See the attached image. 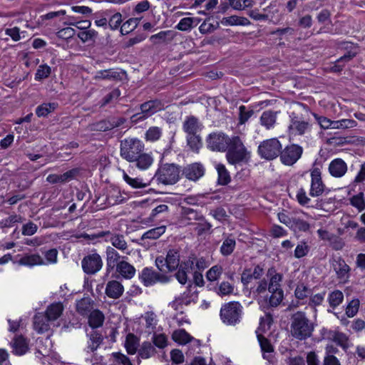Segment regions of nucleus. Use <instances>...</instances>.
Wrapping results in <instances>:
<instances>
[{"label":"nucleus","mask_w":365,"mask_h":365,"mask_svg":"<svg viewBox=\"0 0 365 365\" xmlns=\"http://www.w3.org/2000/svg\"><path fill=\"white\" fill-rule=\"evenodd\" d=\"M56 107V104L54 103H43L36 108V113L38 117H45L53 111Z\"/></svg>","instance_id":"obj_54"},{"label":"nucleus","mask_w":365,"mask_h":365,"mask_svg":"<svg viewBox=\"0 0 365 365\" xmlns=\"http://www.w3.org/2000/svg\"><path fill=\"white\" fill-rule=\"evenodd\" d=\"M222 273V267L220 265L212 266L206 273V278L210 282H214L219 279Z\"/></svg>","instance_id":"obj_58"},{"label":"nucleus","mask_w":365,"mask_h":365,"mask_svg":"<svg viewBox=\"0 0 365 365\" xmlns=\"http://www.w3.org/2000/svg\"><path fill=\"white\" fill-rule=\"evenodd\" d=\"M303 149L301 146L292 144L281 150L280 160L286 165H292L301 158Z\"/></svg>","instance_id":"obj_13"},{"label":"nucleus","mask_w":365,"mask_h":365,"mask_svg":"<svg viewBox=\"0 0 365 365\" xmlns=\"http://www.w3.org/2000/svg\"><path fill=\"white\" fill-rule=\"evenodd\" d=\"M294 230H298L301 232H307L309 230V224L304 220L300 218H293L292 223L290 227Z\"/></svg>","instance_id":"obj_59"},{"label":"nucleus","mask_w":365,"mask_h":365,"mask_svg":"<svg viewBox=\"0 0 365 365\" xmlns=\"http://www.w3.org/2000/svg\"><path fill=\"white\" fill-rule=\"evenodd\" d=\"M180 252L176 249H170L168 251L165 257H158L155 259V264L162 272H172L175 271L180 264Z\"/></svg>","instance_id":"obj_8"},{"label":"nucleus","mask_w":365,"mask_h":365,"mask_svg":"<svg viewBox=\"0 0 365 365\" xmlns=\"http://www.w3.org/2000/svg\"><path fill=\"white\" fill-rule=\"evenodd\" d=\"M328 299L330 307L335 308L343 302L344 294L341 291L335 290L329 294Z\"/></svg>","instance_id":"obj_56"},{"label":"nucleus","mask_w":365,"mask_h":365,"mask_svg":"<svg viewBox=\"0 0 365 365\" xmlns=\"http://www.w3.org/2000/svg\"><path fill=\"white\" fill-rule=\"evenodd\" d=\"M173 339L181 344H185L192 341L193 338L185 330H175L172 335Z\"/></svg>","instance_id":"obj_45"},{"label":"nucleus","mask_w":365,"mask_h":365,"mask_svg":"<svg viewBox=\"0 0 365 365\" xmlns=\"http://www.w3.org/2000/svg\"><path fill=\"white\" fill-rule=\"evenodd\" d=\"M162 135V129L158 126H153L148 128L145 133V139L148 141H156L160 139Z\"/></svg>","instance_id":"obj_57"},{"label":"nucleus","mask_w":365,"mask_h":365,"mask_svg":"<svg viewBox=\"0 0 365 365\" xmlns=\"http://www.w3.org/2000/svg\"><path fill=\"white\" fill-rule=\"evenodd\" d=\"M311 187L309 195L312 197H319L322 195L326 188L322 178V173L319 168H314L311 170Z\"/></svg>","instance_id":"obj_16"},{"label":"nucleus","mask_w":365,"mask_h":365,"mask_svg":"<svg viewBox=\"0 0 365 365\" xmlns=\"http://www.w3.org/2000/svg\"><path fill=\"white\" fill-rule=\"evenodd\" d=\"M83 270L87 274H95L103 267V261L97 253L88 255L83 257L81 262Z\"/></svg>","instance_id":"obj_15"},{"label":"nucleus","mask_w":365,"mask_h":365,"mask_svg":"<svg viewBox=\"0 0 365 365\" xmlns=\"http://www.w3.org/2000/svg\"><path fill=\"white\" fill-rule=\"evenodd\" d=\"M155 349L149 341H144L138 350V355L142 359H148L154 355Z\"/></svg>","instance_id":"obj_47"},{"label":"nucleus","mask_w":365,"mask_h":365,"mask_svg":"<svg viewBox=\"0 0 365 365\" xmlns=\"http://www.w3.org/2000/svg\"><path fill=\"white\" fill-rule=\"evenodd\" d=\"M139 278L146 287L151 286L156 282L167 283L170 277L164 274L156 272L151 268L145 267L139 275Z\"/></svg>","instance_id":"obj_14"},{"label":"nucleus","mask_w":365,"mask_h":365,"mask_svg":"<svg viewBox=\"0 0 365 365\" xmlns=\"http://www.w3.org/2000/svg\"><path fill=\"white\" fill-rule=\"evenodd\" d=\"M187 143L190 148L194 152H198L202 143L198 133L187 135Z\"/></svg>","instance_id":"obj_49"},{"label":"nucleus","mask_w":365,"mask_h":365,"mask_svg":"<svg viewBox=\"0 0 365 365\" xmlns=\"http://www.w3.org/2000/svg\"><path fill=\"white\" fill-rule=\"evenodd\" d=\"M164 108L165 105L160 100L154 99L146 101L140 106V112L131 116V120L135 123L143 121L157 112L163 110Z\"/></svg>","instance_id":"obj_10"},{"label":"nucleus","mask_w":365,"mask_h":365,"mask_svg":"<svg viewBox=\"0 0 365 365\" xmlns=\"http://www.w3.org/2000/svg\"><path fill=\"white\" fill-rule=\"evenodd\" d=\"M92 300L89 297H84L76 302V311L82 316L88 315L93 308Z\"/></svg>","instance_id":"obj_36"},{"label":"nucleus","mask_w":365,"mask_h":365,"mask_svg":"<svg viewBox=\"0 0 365 365\" xmlns=\"http://www.w3.org/2000/svg\"><path fill=\"white\" fill-rule=\"evenodd\" d=\"M106 242H110L112 247L116 248L121 252H125L128 249V245L122 234L112 232L110 239H106Z\"/></svg>","instance_id":"obj_27"},{"label":"nucleus","mask_w":365,"mask_h":365,"mask_svg":"<svg viewBox=\"0 0 365 365\" xmlns=\"http://www.w3.org/2000/svg\"><path fill=\"white\" fill-rule=\"evenodd\" d=\"M330 339L344 349L348 348V346H349L348 336L342 332H339V331L331 332L330 334Z\"/></svg>","instance_id":"obj_46"},{"label":"nucleus","mask_w":365,"mask_h":365,"mask_svg":"<svg viewBox=\"0 0 365 365\" xmlns=\"http://www.w3.org/2000/svg\"><path fill=\"white\" fill-rule=\"evenodd\" d=\"M51 322L44 313H37L34 317V328L38 333H44L50 329Z\"/></svg>","instance_id":"obj_24"},{"label":"nucleus","mask_w":365,"mask_h":365,"mask_svg":"<svg viewBox=\"0 0 365 365\" xmlns=\"http://www.w3.org/2000/svg\"><path fill=\"white\" fill-rule=\"evenodd\" d=\"M104 322V315L103 314L98 310H93L90 312L88 317V324L90 327L92 328H98L103 325Z\"/></svg>","instance_id":"obj_38"},{"label":"nucleus","mask_w":365,"mask_h":365,"mask_svg":"<svg viewBox=\"0 0 365 365\" xmlns=\"http://www.w3.org/2000/svg\"><path fill=\"white\" fill-rule=\"evenodd\" d=\"M235 246H236L235 240L230 237H227L222 242V245L220 247V253L223 256H225V257L229 256L233 252V251L235 248Z\"/></svg>","instance_id":"obj_41"},{"label":"nucleus","mask_w":365,"mask_h":365,"mask_svg":"<svg viewBox=\"0 0 365 365\" xmlns=\"http://www.w3.org/2000/svg\"><path fill=\"white\" fill-rule=\"evenodd\" d=\"M139 345V339L133 334H128L125 341V347L128 354H135Z\"/></svg>","instance_id":"obj_39"},{"label":"nucleus","mask_w":365,"mask_h":365,"mask_svg":"<svg viewBox=\"0 0 365 365\" xmlns=\"http://www.w3.org/2000/svg\"><path fill=\"white\" fill-rule=\"evenodd\" d=\"M181 169L174 163H165L157 170L155 178L163 185H174L180 179Z\"/></svg>","instance_id":"obj_5"},{"label":"nucleus","mask_w":365,"mask_h":365,"mask_svg":"<svg viewBox=\"0 0 365 365\" xmlns=\"http://www.w3.org/2000/svg\"><path fill=\"white\" fill-rule=\"evenodd\" d=\"M63 311V306L61 303H53L47 307L44 314L47 316L48 319L53 322L61 315Z\"/></svg>","instance_id":"obj_34"},{"label":"nucleus","mask_w":365,"mask_h":365,"mask_svg":"<svg viewBox=\"0 0 365 365\" xmlns=\"http://www.w3.org/2000/svg\"><path fill=\"white\" fill-rule=\"evenodd\" d=\"M267 276L270 277L269 283V293L262 299H258V302L264 309L277 307L283 300L284 292L281 288L280 282L282 279V274L276 273L272 268L267 272Z\"/></svg>","instance_id":"obj_1"},{"label":"nucleus","mask_w":365,"mask_h":365,"mask_svg":"<svg viewBox=\"0 0 365 365\" xmlns=\"http://www.w3.org/2000/svg\"><path fill=\"white\" fill-rule=\"evenodd\" d=\"M115 268L116 272L125 279H131L135 274V267L125 260H121Z\"/></svg>","instance_id":"obj_31"},{"label":"nucleus","mask_w":365,"mask_h":365,"mask_svg":"<svg viewBox=\"0 0 365 365\" xmlns=\"http://www.w3.org/2000/svg\"><path fill=\"white\" fill-rule=\"evenodd\" d=\"M140 18H130L128 21H126L120 28V32L123 35L128 34L130 32L135 30L139 22Z\"/></svg>","instance_id":"obj_51"},{"label":"nucleus","mask_w":365,"mask_h":365,"mask_svg":"<svg viewBox=\"0 0 365 365\" xmlns=\"http://www.w3.org/2000/svg\"><path fill=\"white\" fill-rule=\"evenodd\" d=\"M174 38L173 32L172 31H163L157 34L152 35L150 40L153 43H160L167 41H172Z\"/></svg>","instance_id":"obj_43"},{"label":"nucleus","mask_w":365,"mask_h":365,"mask_svg":"<svg viewBox=\"0 0 365 365\" xmlns=\"http://www.w3.org/2000/svg\"><path fill=\"white\" fill-rule=\"evenodd\" d=\"M125 120L123 118H111L100 120L98 122L92 123L89 125L90 130L92 131H101L105 132L110 130L114 128H117L123 125Z\"/></svg>","instance_id":"obj_18"},{"label":"nucleus","mask_w":365,"mask_h":365,"mask_svg":"<svg viewBox=\"0 0 365 365\" xmlns=\"http://www.w3.org/2000/svg\"><path fill=\"white\" fill-rule=\"evenodd\" d=\"M134 166L140 170L148 169L153 163V158L150 153H140L133 161Z\"/></svg>","instance_id":"obj_25"},{"label":"nucleus","mask_w":365,"mask_h":365,"mask_svg":"<svg viewBox=\"0 0 365 365\" xmlns=\"http://www.w3.org/2000/svg\"><path fill=\"white\" fill-rule=\"evenodd\" d=\"M351 205L356 207L359 211L365 209V200L364 199V193L360 192L356 195L353 196L350 199Z\"/></svg>","instance_id":"obj_63"},{"label":"nucleus","mask_w":365,"mask_h":365,"mask_svg":"<svg viewBox=\"0 0 365 365\" xmlns=\"http://www.w3.org/2000/svg\"><path fill=\"white\" fill-rule=\"evenodd\" d=\"M144 150L143 143L135 138H128L120 141V156L131 163Z\"/></svg>","instance_id":"obj_6"},{"label":"nucleus","mask_w":365,"mask_h":365,"mask_svg":"<svg viewBox=\"0 0 365 365\" xmlns=\"http://www.w3.org/2000/svg\"><path fill=\"white\" fill-rule=\"evenodd\" d=\"M181 214L182 217L188 220L190 224L192 221L203 220V216L200 213L190 207H182Z\"/></svg>","instance_id":"obj_40"},{"label":"nucleus","mask_w":365,"mask_h":365,"mask_svg":"<svg viewBox=\"0 0 365 365\" xmlns=\"http://www.w3.org/2000/svg\"><path fill=\"white\" fill-rule=\"evenodd\" d=\"M231 138L223 133H212L207 138L206 142L209 149L212 151L225 152L229 147Z\"/></svg>","instance_id":"obj_11"},{"label":"nucleus","mask_w":365,"mask_h":365,"mask_svg":"<svg viewBox=\"0 0 365 365\" xmlns=\"http://www.w3.org/2000/svg\"><path fill=\"white\" fill-rule=\"evenodd\" d=\"M183 130L187 135L197 134L201 130V124L195 116H188L183 123Z\"/></svg>","instance_id":"obj_28"},{"label":"nucleus","mask_w":365,"mask_h":365,"mask_svg":"<svg viewBox=\"0 0 365 365\" xmlns=\"http://www.w3.org/2000/svg\"><path fill=\"white\" fill-rule=\"evenodd\" d=\"M98 36V32L93 29L83 31L78 34V37L83 42L95 41Z\"/></svg>","instance_id":"obj_64"},{"label":"nucleus","mask_w":365,"mask_h":365,"mask_svg":"<svg viewBox=\"0 0 365 365\" xmlns=\"http://www.w3.org/2000/svg\"><path fill=\"white\" fill-rule=\"evenodd\" d=\"M242 307L237 302L225 304L220 309V317L225 324L235 325L240 321Z\"/></svg>","instance_id":"obj_9"},{"label":"nucleus","mask_w":365,"mask_h":365,"mask_svg":"<svg viewBox=\"0 0 365 365\" xmlns=\"http://www.w3.org/2000/svg\"><path fill=\"white\" fill-rule=\"evenodd\" d=\"M328 170L331 176L335 178L344 177L348 170L346 163L341 158H335L332 160L328 167Z\"/></svg>","instance_id":"obj_20"},{"label":"nucleus","mask_w":365,"mask_h":365,"mask_svg":"<svg viewBox=\"0 0 365 365\" xmlns=\"http://www.w3.org/2000/svg\"><path fill=\"white\" fill-rule=\"evenodd\" d=\"M226 151L227 160L231 165H242L247 163L250 160V151L247 149L239 136L231 137Z\"/></svg>","instance_id":"obj_3"},{"label":"nucleus","mask_w":365,"mask_h":365,"mask_svg":"<svg viewBox=\"0 0 365 365\" xmlns=\"http://www.w3.org/2000/svg\"><path fill=\"white\" fill-rule=\"evenodd\" d=\"M165 230L166 227L164 225L150 229L142 235L140 240L144 241L145 240H157L165 233Z\"/></svg>","instance_id":"obj_37"},{"label":"nucleus","mask_w":365,"mask_h":365,"mask_svg":"<svg viewBox=\"0 0 365 365\" xmlns=\"http://www.w3.org/2000/svg\"><path fill=\"white\" fill-rule=\"evenodd\" d=\"M309 115L311 111L307 106H303L302 112H292L289 115V133L292 135H304L310 127Z\"/></svg>","instance_id":"obj_4"},{"label":"nucleus","mask_w":365,"mask_h":365,"mask_svg":"<svg viewBox=\"0 0 365 365\" xmlns=\"http://www.w3.org/2000/svg\"><path fill=\"white\" fill-rule=\"evenodd\" d=\"M121 74H123V73H120L114 69L102 70L96 73L95 78L101 80L116 81L121 79Z\"/></svg>","instance_id":"obj_35"},{"label":"nucleus","mask_w":365,"mask_h":365,"mask_svg":"<svg viewBox=\"0 0 365 365\" xmlns=\"http://www.w3.org/2000/svg\"><path fill=\"white\" fill-rule=\"evenodd\" d=\"M330 264L337 279L343 284L347 283L351 275V268L345 260L341 257H335L330 260Z\"/></svg>","instance_id":"obj_12"},{"label":"nucleus","mask_w":365,"mask_h":365,"mask_svg":"<svg viewBox=\"0 0 365 365\" xmlns=\"http://www.w3.org/2000/svg\"><path fill=\"white\" fill-rule=\"evenodd\" d=\"M264 15L267 16L266 20H269L274 24H277L282 19L279 8L275 2L271 3L269 6L264 9Z\"/></svg>","instance_id":"obj_26"},{"label":"nucleus","mask_w":365,"mask_h":365,"mask_svg":"<svg viewBox=\"0 0 365 365\" xmlns=\"http://www.w3.org/2000/svg\"><path fill=\"white\" fill-rule=\"evenodd\" d=\"M123 177L124 180L133 188H144L148 186V183L143 182L142 179L132 178L124 170H123Z\"/></svg>","instance_id":"obj_53"},{"label":"nucleus","mask_w":365,"mask_h":365,"mask_svg":"<svg viewBox=\"0 0 365 365\" xmlns=\"http://www.w3.org/2000/svg\"><path fill=\"white\" fill-rule=\"evenodd\" d=\"M282 148L280 141L277 138H272L262 141L257 148V153L261 158L272 160L277 158Z\"/></svg>","instance_id":"obj_7"},{"label":"nucleus","mask_w":365,"mask_h":365,"mask_svg":"<svg viewBox=\"0 0 365 365\" xmlns=\"http://www.w3.org/2000/svg\"><path fill=\"white\" fill-rule=\"evenodd\" d=\"M178 268L175 278L181 284H185L188 279L187 274L195 271L193 260L189 257L187 260L181 262Z\"/></svg>","instance_id":"obj_19"},{"label":"nucleus","mask_w":365,"mask_h":365,"mask_svg":"<svg viewBox=\"0 0 365 365\" xmlns=\"http://www.w3.org/2000/svg\"><path fill=\"white\" fill-rule=\"evenodd\" d=\"M124 292L123 284L117 280H110L106 284L105 293L111 299H119Z\"/></svg>","instance_id":"obj_22"},{"label":"nucleus","mask_w":365,"mask_h":365,"mask_svg":"<svg viewBox=\"0 0 365 365\" xmlns=\"http://www.w3.org/2000/svg\"><path fill=\"white\" fill-rule=\"evenodd\" d=\"M205 173V167L200 163H193L187 165L181 170L182 175L186 179L197 182Z\"/></svg>","instance_id":"obj_17"},{"label":"nucleus","mask_w":365,"mask_h":365,"mask_svg":"<svg viewBox=\"0 0 365 365\" xmlns=\"http://www.w3.org/2000/svg\"><path fill=\"white\" fill-rule=\"evenodd\" d=\"M257 339L262 349V351L263 352V357L264 359H269V355H267V354H270L272 352H273L274 349L269 341L267 339H266L264 336H263L262 334H257Z\"/></svg>","instance_id":"obj_48"},{"label":"nucleus","mask_w":365,"mask_h":365,"mask_svg":"<svg viewBox=\"0 0 365 365\" xmlns=\"http://www.w3.org/2000/svg\"><path fill=\"white\" fill-rule=\"evenodd\" d=\"M218 174V183L222 185L228 184L230 181L229 172L222 164H218L216 167Z\"/></svg>","instance_id":"obj_50"},{"label":"nucleus","mask_w":365,"mask_h":365,"mask_svg":"<svg viewBox=\"0 0 365 365\" xmlns=\"http://www.w3.org/2000/svg\"><path fill=\"white\" fill-rule=\"evenodd\" d=\"M194 22H195V18L185 17L180 21L175 28L180 31H190L193 28Z\"/></svg>","instance_id":"obj_60"},{"label":"nucleus","mask_w":365,"mask_h":365,"mask_svg":"<svg viewBox=\"0 0 365 365\" xmlns=\"http://www.w3.org/2000/svg\"><path fill=\"white\" fill-rule=\"evenodd\" d=\"M290 333L297 340H305L312 336L314 324L308 318L306 313L298 311L290 317Z\"/></svg>","instance_id":"obj_2"},{"label":"nucleus","mask_w":365,"mask_h":365,"mask_svg":"<svg viewBox=\"0 0 365 365\" xmlns=\"http://www.w3.org/2000/svg\"><path fill=\"white\" fill-rule=\"evenodd\" d=\"M252 290L253 294L257 297V299H262L264 297L261 295L264 294L267 290L269 291V284L266 279H262L257 282V284L252 288Z\"/></svg>","instance_id":"obj_52"},{"label":"nucleus","mask_w":365,"mask_h":365,"mask_svg":"<svg viewBox=\"0 0 365 365\" xmlns=\"http://www.w3.org/2000/svg\"><path fill=\"white\" fill-rule=\"evenodd\" d=\"M210 17L206 19L203 23L200 26L199 31L202 34H207L213 32L220 26L219 23L216 22L215 24L210 22Z\"/></svg>","instance_id":"obj_55"},{"label":"nucleus","mask_w":365,"mask_h":365,"mask_svg":"<svg viewBox=\"0 0 365 365\" xmlns=\"http://www.w3.org/2000/svg\"><path fill=\"white\" fill-rule=\"evenodd\" d=\"M143 318L145 321V327L149 333L153 332L155 330L158 319L157 317L153 312H147L143 316Z\"/></svg>","instance_id":"obj_44"},{"label":"nucleus","mask_w":365,"mask_h":365,"mask_svg":"<svg viewBox=\"0 0 365 365\" xmlns=\"http://www.w3.org/2000/svg\"><path fill=\"white\" fill-rule=\"evenodd\" d=\"M360 301L359 299H352L346 306V314L348 317H354L359 311Z\"/></svg>","instance_id":"obj_61"},{"label":"nucleus","mask_w":365,"mask_h":365,"mask_svg":"<svg viewBox=\"0 0 365 365\" xmlns=\"http://www.w3.org/2000/svg\"><path fill=\"white\" fill-rule=\"evenodd\" d=\"M12 353L17 356L25 354L29 349V341L22 335L15 336L10 342Z\"/></svg>","instance_id":"obj_21"},{"label":"nucleus","mask_w":365,"mask_h":365,"mask_svg":"<svg viewBox=\"0 0 365 365\" xmlns=\"http://www.w3.org/2000/svg\"><path fill=\"white\" fill-rule=\"evenodd\" d=\"M106 268L108 271L113 269L121 260L126 258L125 257H121L115 249L110 246L106 248Z\"/></svg>","instance_id":"obj_23"},{"label":"nucleus","mask_w":365,"mask_h":365,"mask_svg":"<svg viewBox=\"0 0 365 365\" xmlns=\"http://www.w3.org/2000/svg\"><path fill=\"white\" fill-rule=\"evenodd\" d=\"M277 112L272 110L264 111L259 118L260 124L267 130H270L274 127L277 121Z\"/></svg>","instance_id":"obj_30"},{"label":"nucleus","mask_w":365,"mask_h":365,"mask_svg":"<svg viewBox=\"0 0 365 365\" xmlns=\"http://www.w3.org/2000/svg\"><path fill=\"white\" fill-rule=\"evenodd\" d=\"M253 114L252 109H247L245 106H240L239 108V123L245 124Z\"/></svg>","instance_id":"obj_62"},{"label":"nucleus","mask_w":365,"mask_h":365,"mask_svg":"<svg viewBox=\"0 0 365 365\" xmlns=\"http://www.w3.org/2000/svg\"><path fill=\"white\" fill-rule=\"evenodd\" d=\"M221 24L224 26H248L251 23L246 17L232 15L222 18Z\"/></svg>","instance_id":"obj_33"},{"label":"nucleus","mask_w":365,"mask_h":365,"mask_svg":"<svg viewBox=\"0 0 365 365\" xmlns=\"http://www.w3.org/2000/svg\"><path fill=\"white\" fill-rule=\"evenodd\" d=\"M88 336L89 337V341L88 342L87 351L93 352L103 342V336L102 335L97 331L93 330L89 334H88Z\"/></svg>","instance_id":"obj_32"},{"label":"nucleus","mask_w":365,"mask_h":365,"mask_svg":"<svg viewBox=\"0 0 365 365\" xmlns=\"http://www.w3.org/2000/svg\"><path fill=\"white\" fill-rule=\"evenodd\" d=\"M18 264L28 267L43 265L46 263L38 254L24 255L17 262Z\"/></svg>","instance_id":"obj_29"},{"label":"nucleus","mask_w":365,"mask_h":365,"mask_svg":"<svg viewBox=\"0 0 365 365\" xmlns=\"http://www.w3.org/2000/svg\"><path fill=\"white\" fill-rule=\"evenodd\" d=\"M343 43L345 45L344 48L348 50V51L337 60L338 63L348 62L356 56L358 53L357 47L353 43L349 42H344Z\"/></svg>","instance_id":"obj_42"}]
</instances>
